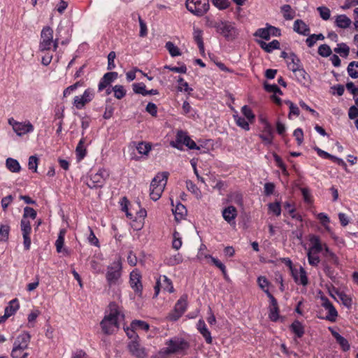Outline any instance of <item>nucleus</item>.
I'll use <instances>...</instances> for the list:
<instances>
[{
  "instance_id": "nucleus-1",
  "label": "nucleus",
  "mask_w": 358,
  "mask_h": 358,
  "mask_svg": "<svg viewBox=\"0 0 358 358\" xmlns=\"http://www.w3.org/2000/svg\"><path fill=\"white\" fill-rule=\"evenodd\" d=\"M124 315L121 313L115 303L109 305L108 310L106 312L100 325L105 334H112L119 329V323L124 320Z\"/></svg>"
},
{
  "instance_id": "nucleus-2",
  "label": "nucleus",
  "mask_w": 358,
  "mask_h": 358,
  "mask_svg": "<svg viewBox=\"0 0 358 358\" xmlns=\"http://www.w3.org/2000/svg\"><path fill=\"white\" fill-rule=\"evenodd\" d=\"M167 347L162 349L165 355L180 354L185 355L189 348V343L183 338L174 336L166 341Z\"/></svg>"
},
{
  "instance_id": "nucleus-3",
  "label": "nucleus",
  "mask_w": 358,
  "mask_h": 358,
  "mask_svg": "<svg viewBox=\"0 0 358 358\" xmlns=\"http://www.w3.org/2000/svg\"><path fill=\"white\" fill-rule=\"evenodd\" d=\"M169 173L163 172L158 173L152 179L150 187V196L153 201H157L162 196L167 182Z\"/></svg>"
},
{
  "instance_id": "nucleus-4",
  "label": "nucleus",
  "mask_w": 358,
  "mask_h": 358,
  "mask_svg": "<svg viewBox=\"0 0 358 358\" xmlns=\"http://www.w3.org/2000/svg\"><path fill=\"white\" fill-rule=\"evenodd\" d=\"M122 264L117 261L107 267L106 279L109 287L117 286L120 283Z\"/></svg>"
},
{
  "instance_id": "nucleus-5",
  "label": "nucleus",
  "mask_w": 358,
  "mask_h": 358,
  "mask_svg": "<svg viewBox=\"0 0 358 358\" xmlns=\"http://www.w3.org/2000/svg\"><path fill=\"white\" fill-rule=\"evenodd\" d=\"M53 46L54 50L58 47V39L53 41V30L50 27H45L41 34L39 49L41 51L49 50Z\"/></svg>"
},
{
  "instance_id": "nucleus-6",
  "label": "nucleus",
  "mask_w": 358,
  "mask_h": 358,
  "mask_svg": "<svg viewBox=\"0 0 358 358\" xmlns=\"http://www.w3.org/2000/svg\"><path fill=\"white\" fill-rule=\"evenodd\" d=\"M109 176L108 172L103 169H99L95 173H91L86 178L85 184L90 189L102 187L106 178Z\"/></svg>"
},
{
  "instance_id": "nucleus-7",
  "label": "nucleus",
  "mask_w": 358,
  "mask_h": 358,
  "mask_svg": "<svg viewBox=\"0 0 358 358\" xmlns=\"http://www.w3.org/2000/svg\"><path fill=\"white\" fill-rule=\"evenodd\" d=\"M170 145L179 150H182V145H185L192 150L199 149L196 143L183 131H178L177 132L176 140L171 141Z\"/></svg>"
},
{
  "instance_id": "nucleus-8",
  "label": "nucleus",
  "mask_w": 358,
  "mask_h": 358,
  "mask_svg": "<svg viewBox=\"0 0 358 358\" xmlns=\"http://www.w3.org/2000/svg\"><path fill=\"white\" fill-rule=\"evenodd\" d=\"M208 0H187V9L196 16L203 15L209 9Z\"/></svg>"
},
{
  "instance_id": "nucleus-9",
  "label": "nucleus",
  "mask_w": 358,
  "mask_h": 358,
  "mask_svg": "<svg viewBox=\"0 0 358 358\" xmlns=\"http://www.w3.org/2000/svg\"><path fill=\"white\" fill-rule=\"evenodd\" d=\"M213 27L227 40H233L237 36V30L231 22L220 21L215 22Z\"/></svg>"
},
{
  "instance_id": "nucleus-10",
  "label": "nucleus",
  "mask_w": 358,
  "mask_h": 358,
  "mask_svg": "<svg viewBox=\"0 0 358 358\" xmlns=\"http://www.w3.org/2000/svg\"><path fill=\"white\" fill-rule=\"evenodd\" d=\"M8 124L12 126L13 131L20 136L34 131V127L29 121L20 122L11 117L8 119Z\"/></svg>"
},
{
  "instance_id": "nucleus-11",
  "label": "nucleus",
  "mask_w": 358,
  "mask_h": 358,
  "mask_svg": "<svg viewBox=\"0 0 358 358\" xmlns=\"http://www.w3.org/2000/svg\"><path fill=\"white\" fill-rule=\"evenodd\" d=\"M261 122L263 124V127L262 134L259 136L265 145H271L274 138L273 129L266 119L262 118Z\"/></svg>"
},
{
  "instance_id": "nucleus-12",
  "label": "nucleus",
  "mask_w": 358,
  "mask_h": 358,
  "mask_svg": "<svg viewBox=\"0 0 358 358\" xmlns=\"http://www.w3.org/2000/svg\"><path fill=\"white\" fill-rule=\"evenodd\" d=\"M94 96V90L89 88L87 89L84 93L80 96H76L73 99V106L77 109H82L84 106L90 102Z\"/></svg>"
},
{
  "instance_id": "nucleus-13",
  "label": "nucleus",
  "mask_w": 358,
  "mask_h": 358,
  "mask_svg": "<svg viewBox=\"0 0 358 358\" xmlns=\"http://www.w3.org/2000/svg\"><path fill=\"white\" fill-rule=\"evenodd\" d=\"M162 288L164 291H167L169 293L174 292V288L172 285L171 280L166 275H160L157 280L155 289V296H157L159 293L160 288Z\"/></svg>"
},
{
  "instance_id": "nucleus-14",
  "label": "nucleus",
  "mask_w": 358,
  "mask_h": 358,
  "mask_svg": "<svg viewBox=\"0 0 358 358\" xmlns=\"http://www.w3.org/2000/svg\"><path fill=\"white\" fill-rule=\"evenodd\" d=\"M20 228L23 236V245L26 250H29L31 246V238L30 234L31 231V227L30 222L28 219H22L20 222Z\"/></svg>"
},
{
  "instance_id": "nucleus-15",
  "label": "nucleus",
  "mask_w": 358,
  "mask_h": 358,
  "mask_svg": "<svg viewBox=\"0 0 358 358\" xmlns=\"http://www.w3.org/2000/svg\"><path fill=\"white\" fill-rule=\"evenodd\" d=\"M322 303V306L327 311V315L324 317L330 322H335L338 317V312L332 303L326 297L321 298Z\"/></svg>"
},
{
  "instance_id": "nucleus-16",
  "label": "nucleus",
  "mask_w": 358,
  "mask_h": 358,
  "mask_svg": "<svg viewBox=\"0 0 358 358\" xmlns=\"http://www.w3.org/2000/svg\"><path fill=\"white\" fill-rule=\"evenodd\" d=\"M128 349L129 352L137 358H145L148 357L145 348L142 347L137 340H134L129 342L128 344Z\"/></svg>"
},
{
  "instance_id": "nucleus-17",
  "label": "nucleus",
  "mask_w": 358,
  "mask_h": 358,
  "mask_svg": "<svg viewBox=\"0 0 358 358\" xmlns=\"http://www.w3.org/2000/svg\"><path fill=\"white\" fill-rule=\"evenodd\" d=\"M187 296H182L176 303L174 313L171 316L173 320H177L185 312L187 308Z\"/></svg>"
},
{
  "instance_id": "nucleus-18",
  "label": "nucleus",
  "mask_w": 358,
  "mask_h": 358,
  "mask_svg": "<svg viewBox=\"0 0 358 358\" xmlns=\"http://www.w3.org/2000/svg\"><path fill=\"white\" fill-rule=\"evenodd\" d=\"M141 275L138 271H133L130 273V285L131 287L138 295H141L143 286L141 282Z\"/></svg>"
},
{
  "instance_id": "nucleus-19",
  "label": "nucleus",
  "mask_w": 358,
  "mask_h": 358,
  "mask_svg": "<svg viewBox=\"0 0 358 358\" xmlns=\"http://www.w3.org/2000/svg\"><path fill=\"white\" fill-rule=\"evenodd\" d=\"M292 275L297 284H301L306 286L308 283L307 273L303 267H300L299 270L293 269L291 268Z\"/></svg>"
},
{
  "instance_id": "nucleus-20",
  "label": "nucleus",
  "mask_w": 358,
  "mask_h": 358,
  "mask_svg": "<svg viewBox=\"0 0 358 358\" xmlns=\"http://www.w3.org/2000/svg\"><path fill=\"white\" fill-rule=\"evenodd\" d=\"M30 338L31 336L29 333L23 332L17 337L13 343V347L24 350L29 345Z\"/></svg>"
},
{
  "instance_id": "nucleus-21",
  "label": "nucleus",
  "mask_w": 358,
  "mask_h": 358,
  "mask_svg": "<svg viewBox=\"0 0 358 358\" xmlns=\"http://www.w3.org/2000/svg\"><path fill=\"white\" fill-rule=\"evenodd\" d=\"M117 73L114 71L105 73L99 83V91H102L109 86L111 83L117 78Z\"/></svg>"
},
{
  "instance_id": "nucleus-22",
  "label": "nucleus",
  "mask_w": 358,
  "mask_h": 358,
  "mask_svg": "<svg viewBox=\"0 0 358 358\" xmlns=\"http://www.w3.org/2000/svg\"><path fill=\"white\" fill-rule=\"evenodd\" d=\"M196 328L199 333L203 336L205 338L206 342L208 344H211L213 341V338L211 336V334L208 329L207 328L204 321L203 320H199L196 324Z\"/></svg>"
},
{
  "instance_id": "nucleus-23",
  "label": "nucleus",
  "mask_w": 358,
  "mask_h": 358,
  "mask_svg": "<svg viewBox=\"0 0 358 358\" xmlns=\"http://www.w3.org/2000/svg\"><path fill=\"white\" fill-rule=\"evenodd\" d=\"M329 330L331 331L332 336L335 338L336 342L340 345L342 350L345 352L350 350V345L344 337L341 336L338 332L334 330L333 328L329 327Z\"/></svg>"
},
{
  "instance_id": "nucleus-24",
  "label": "nucleus",
  "mask_w": 358,
  "mask_h": 358,
  "mask_svg": "<svg viewBox=\"0 0 358 358\" xmlns=\"http://www.w3.org/2000/svg\"><path fill=\"white\" fill-rule=\"evenodd\" d=\"M222 213L224 220L229 224H231L237 216L236 208L233 206H229L224 208Z\"/></svg>"
},
{
  "instance_id": "nucleus-25",
  "label": "nucleus",
  "mask_w": 358,
  "mask_h": 358,
  "mask_svg": "<svg viewBox=\"0 0 358 358\" xmlns=\"http://www.w3.org/2000/svg\"><path fill=\"white\" fill-rule=\"evenodd\" d=\"M311 246L308 251L310 252H320L323 250V245L320 242V239L317 236L313 235L309 239Z\"/></svg>"
},
{
  "instance_id": "nucleus-26",
  "label": "nucleus",
  "mask_w": 358,
  "mask_h": 358,
  "mask_svg": "<svg viewBox=\"0 0 358 358\" xmlns=\"http://www.w3.org/2000/svg\"><path fill=\"white\" fill-rule=\"evenodd\" d=\"M294 30L299 34L308 36L310 32L308 26L301 20H296L294 23Z\"/></svg>"
},
{
  "instance_id": "nucleus-27",
  "label": "nucleus",
  "mask_w": 358,
  "mask_h": 358,
  "mask_svg": "<svg viewBox=\"0 0 358 358\" xmlns=\"http://www.w3.org/2000/svg\"><path fill=\"white\" fill-rule=\"evenodd\" d=\"M258 44L265 52H271L274 50L280 48V43L278 40H273L267 43L263 41H257Z\"/></svg>"
},
{
  "instance_id": "nucleus-28",
  "label": "nucleus",
  "mask_w": 358,
  "mask_h": 358,
  "mask_svg": "<svg viewBox=\"0 0 358 358\" xmlns=\"http://www.w3.org/2000/svg\"><path fill=\"white\" fill-rule=\"evenodd\" d=\"M292 72L294 73L298 82L300 83L306 85L309 83L310 76L306 72L303 68L300 67L295 71Z\"/></svg>"
},
{
  "instance_id": "nucleus-29",
  "label": "nucleus",
  "mask_w": 358,
  "mask_h": 358,
  "mask_svg": "<svg viewBox=\"0 0 358 358\" xmlns=\"http://www.w3.org/2000/svg\"><path fill=\"white\" fill-rule=\"evenodd\" d=\"M287 66L292 71H295L301 66V61L294 53H291L287 60Z\"/></svg>"
},
{
  "instance_id": "nucleus-30",
  "label": "nucleus",
  "mask_w": 358,
  "mask_h": 358,
  "mask_svg": "<svg viewBox=\"0 0 358 358\" xmlns=\"http://www.w3.org/2000/svg\"><path fill=\"white\" fill-rule=\"evenodd\" d=\"M351 23V20L345 15H338L336 17V25L341 29L348 28L350 26Z\"/></svg>"
},
{
  "instance_id": "nucleus-31",
  "label": "nucleus",
  "mask_w": 358,
  "mask_h": 358,
  "mask_svg": "<svg viewBox=\"0 0 358 358\" xmlns=\"http://www.w3.org/2000/svg\"><path fill=\"white\" fill-rule=\"evenodd\" d=\"M6 168L13 173H18L21 169L19 162L13 158H8L6 161Z\"/></svg>"
},
{
  "instance_id": "nucleus-32",
  "label": "nucleus",
  "mask_w": 358,
  "mask_h": 358,
  "mask_svg": "<svg viewBox=\"0 0 358 358\" xmlns=\"http://www.w3.org/2000/svg\"><path fill=\"white\" fill-rule=\"evenodd\" d=\"M290 329L298 338H301L304 334V327L298 320H295L290 326Z\"/></svg>"
},
{
  "instance_id": "nucleus-33",
  "label": "nucleus",
  "mask_w": 358,
  "mask_h": 358,
  "mask_svg": "<svg viewBox=\"0 0 358 358\" xmlns=\"http://www.w3.org/2000/svg\"><path fill=\"white\" fill-rule=\"evenodd\" d=\"M66 234V230L65 229H61L57 237V239L55 241V247L57 252H62V248L64 243V237Z\"/></svg>"
},
{
  "instance_id": "nucleus-34",
  "label": "nucleus",
  "mask_w": 358,
  "mask_h": 358,
  "mask_svg": "<svg viewBox=\"0 0 358 358\" xmlns=\"http://www.w3.org/2000/svg\"><path fill=\"white\" fill-rule=\"evenodd\" d=\"M281 12L282 13L283 17L287 20H291L294 17L295 12L292 8L290 5L285 4L281 6L280 8Z\"/></svg>"
},
{
  "instance_id": "nucleus-35",
  "label": "nucleus",
  "mask_w": 358,
  "mask_h": 358,
  "mask_svg": "<svg viewBox=\"0 0 358 358\" xmlns=\"http://www.w3.org/2000/svg\"><path fill=\"white\" fill-rule=\"evenodd\" d=\"M19 303L17 299H13L10 301L8 306L5 308L4 313L8 314V316L14 315V313L18 310Z\"/></svg>"
},
{
  "instance_id": "nucleus-36",
  "label": "nucleus",
  "mask_w": 358,
  "mask_h": 358,
  "mask_svg": "<svg viewBox=\"0 0 358 358\" xmlns=\"http://www.w3.org/2000/svg\"><path fill=\"white\" fill-rule=\"evenodd\" d=\"M85 141V138H82L76 147V152L78 160L83 159L86 155V149L84 145Z\"/></svg>"
},
{
  "instance_id": "nucleus-37",
  "label": "nucleus",
  "mask_w": 358,
  "mask_h": 358,
  "mask_svg": "<svg viewBox=\"0 0 358 358\" xmlns=\"http://www.w3.org/2000/svg\"><path fill=\"white\" fill-rule=\"evenodd\" d=\"M347 71L350 77L353 79L358 78V62H351L349 63Z\"/></svg>"
},
{
  "instance_id": "nucleus-38",
  "label": "nucleus",
  "mask_w": 358,
  "mask_h": 358,
  "mask_svg": "<svg viewBox=\"0 0 358 358\" xmlns=\"http://www.w3.org/2000/svg\"><path fill=\"white\" fill-rule=\"evenodd\" d=\"M176 220L182 219L187 213L186 208L182 203H178L174 209L172 210Z\"/></svg>"
},
{
  "instance_id": "nucleus-39",
  "label": "nucleus",
  "mask_w": 358,
  "mask_h": 358,
  "mask_svg": "<svg viewBox=\"0 0 358 358\" xmlns=\"http://www.w3.org/2000/svg\"><path fill=\"white\" fill-rule=\"evenodd\" d=\"M334 50L343 57H347L350 53V48L344 43H338Z\"/></svg>"
},
{
  "instance_id": "nucleus-40",
  "label": "nucleus",
  "mask_w": 358,
  "mask_h": 358,
  "mask_svg": "<svg viewBox=\"0 0 358 358\" xmlns=\"http://www.w3.org/2000/svg\"><path fill=\"white\" fill-rule=\"evenodd\" d=\"M227 200L229 202H232L238 206L243 205L242 194L237 192H231V193L229 194L227 196Z\"/></svg>"
},
{
  "instance_id": "nucleus-41",
  "label": "nucleus",
  "mask_w": 358,
  "mask_h": 358,
  "mask_svg": "<svg viewBox=\"0 0 358 358\" xmlns=\"http://www.w3.org/2000/svg\"><path fill=\"white\" fill-rule=\"evenodd\" d=\"M194 39L201 52H204V45L202 39V31L199 29H194Z\"/></svg>"
},
{
  "instance_id": "nucleus-42",
  "label": "nucleus",
  "mask_w": 358,
  "mask_h": 358,
  "mask_svg": "<svg viewBox=\"0 0 358 358\" xmlns=\"http://www.w3.org/2000/svg\"><path fill=\"white\" fill-rule=\"evenodd\" d=\"M165 47L172 57H176L181 55L179 48L171 41L167 42Z\"/></svg>"
},
{
  "instance_id": "nucleus-43",
  "label": "nucleus",
  "mask_w": 358,
  "mask_h": 358,
  "mask_svg": "<svg viewBox=\"0 0 358 358\" xmlns=\"http://www.w3.org/2000/svg\"><path fill=\"white\" fill-rule=\"evenodd\" d=\"M317 254V252H310V251H308L307 252L308 263L313 266H317L320 262Z\"/></svg>"
},
{
  "instance_id": "nucleus-44",
  "label": "nucleus",
  "mask_w": 358,
  "mask_h": 358,
  "mask_svg": "<svg viewBox=\"0 0 358 358\" xmlns=\"http://www.w3.org/2000/svg\"><path fill=\"white\" fill-rule=\"evenodd\" d=\"M131 327L136 330L142 329L144 331H148L150 328V326L147 322L141 320H134L131 323Z\"/></svg>"
},
{
  "instance_id": "nucleus-45",
  "label": "nucleus",
  "mask_w": 358,
  "mask_h": 358,
  "mask_svg": "<svg viewBox=\"0 0 358 358\" xmlns=\"http://www.w3.org/2000/svg\"><path fill=\"white\" fill-rule=\"evenodd\" d=\"M254 36H257V37H260V38H263L264 40H266V41L269 40L270 38H271L267 26L265 28H259V29H258L255 32Z\"/></svg>"
},
{
  "instance_id": "nucleus-46",
  "label": "nucleus",
  "mask_w": 358,
  "mask_h": 358,
  "mask_svg": "<svg viewBox=\"0 0 358 358\" xmlns=\"http://www.w3.org/2000/svg\"><path fill=\"white\" fill-rule=\"evenodd\" d=\"M234 120L238 126L241 127L245 131H248L250 129V126L248 122L245 119V117H239L238 115H234Z\"/></svg>"
},
{
  "instance_id": "nucleus-47",
  "label": "nucleus",
  "mask_w": 358,
  "mask_h": 358,
  "mask_svg": "<svg viewBox=\"0 0 358 358\" xmlns=\"http://www.w3.org/2000/svg\"><path fill=\"white\" fill-rule=\"evenodd\" d=\"M113 91L114 92L115 97L117 99H122L126 94V91L122 85H117L114 86L113 87Z\"/></svg>"
},
{
  "instance_id": "nucleus-48",
  "label": "nucleus",
  "mask_w": 358,
  "mask_h": 358,
  "mask_svg": "<svg viewBox=\"0 0 358 358\" xmlns=\"http://www.w3.org/2000/svg\"><path fill=\"white\" fill-rule=\"evenodd\" d=\"M132 88L136 94L146 96L145 92H147V90H145V85L143 83H134Z\"/></svg>"
},
{
  "instance_id": "nucleus-49",
  "label": "nucleus",
  "mask_w": 358,
  "mask_h": 358,
  "mask_svg": "<svg viewBox=\"0 0 358 358\" xmlns=\"http://www.w3.org/2000/svg\"><path fill=\"white\" fill-rule=\"evenodd\" d=\"M324 255L329 259V261L332 262L334 264H338V259L337 256L332 252L327 245H324Z\"/></svg>"
},
{
  "instance_id": "nucleus-50",
  "label": "nucleus",
  "mask_w": 358,
  "mask_h": 358,
  "mask_svg": "<svg viewBox=\"0 0 358 358\" xmlns=\"http://www.w3.org/2000/svg\"><path fill=\"white\" fill-rule=\"evenodd\" d=\"M331 53L332 51L331 48L327 44L321 45L318 48V54L322 57H327L330 56Z\"/></svg>"
},
{
  "instance_id": "nucleus-51",
  "label": "nucleus",
  "mask_w": 358,
  "mask_h": 358,
  "mask_svg": "<svg viewBox=\"0 0 358 358\" xmlns=\"http://www.w3.org/2000/svg\"><path fill=\"white\" fill-rule=\"evenodd\" d=\"M10 227L8 225H1L0 241L6 242L8 239Z\"/></svg>"
},
{
  "instance_id": "nucleus-52",
  "label": "nucleus",
  "mask_w": 358,
  "mask_h": 358,
  "mask_svg": "<svg viewBox=\"0 0 358 358\" xmlns=\"http://www.w3.org/2000/svg\"><path fill=\"white\" fill-rule=\"evenodd\" d=\"M129 204V200L127 199V197H123L120 201V205L122 206V210L126 213V215L128 218L132 219L133 215L132 214L129 212L128 206Z\"/></svg>"
},
{
  "instance_id": "nucleus-53",
  "label": "nucleus",
  "mask_w": 358,
  "mask_h": 358,
  "mask_svg": "<svg viewBox=\"0 0 358 358\" xmlns=\"http://www.w3.org/2000/svg\"><path fill=\"white\" fill-rule=\"evenodd\" d=\"M36 211L31 207H25L24 208V214L22 219H27L28 217L34 220L36 217Z\"/></svg>"
},
{
  "instance_id": "nucleus-54",
  "label": "nucleus",
  "mask_w": 358,
  "mask_h": 358,
  "mask_svg": "<svg viewBox=\"0 0 358 358\" xmlns=\"http://www.w3.org/2000/svg\"><path fill=\"white\" fill-rule=\"evenodd\" d=\"M136 149L140 154L147 155L151 150V145L149 143L141 142L138 144Z\"/></svg>"
},
{
  "instance_id": "nucleus-55",
  "label": "nucleus",
  "mask_w": 358,
  "mask_h": 358,
  "mask_svg": "<svg viewBox=\"0 0 358 358\" xmlns=\"http://www.w3.org/2000/svg\"><path fill=\"white\" fill-rule=\"evenodd\" d=\"M173 239L172 246L174 249L178 250L182 246V241H181V238L180 236V234L178 231H174V233L173 234Z\"/></svg>"
},
{
  "instance_id": "nucleus-56",
  "label": "nucleus",
  "mask_w": 358,
  "mask_h": 358,
  "mask_svg": "<svg viewBox=\"0 0 358 358\" xmlns=\"http://www.w3.org/2000/svg\"><path fill=\"white\" fill-rule=\"evenodd\" d=\"M241 112L243 115L248 119L249 122H252L255 119V115L252 110L248 106H243L241 108Z\"/></svg>"
},
{
  "instance_id": "nucleus-57",
  "label": "nucleus",
  "mask_w": 358,
  "mask_h": 358,
  "mask_svg": "<svg viewBox=\"0 0 358 358\" xmlns=\"http://www.w3.org/2000/svg\"><path fill=\"white\" fill-rule=\"evenodd\" d=\"M178 82L179 83V86L178 87L179 91L184 90L185 92L190 94V92L192 91V89L189 87L188 83L185 82L182 78L180 77L178 80Z\"/></svg>"
},
{
  "instance_id": "nucleus-58",
  "label": "nucleus",
  "mask_w": 358,
  "mask_h": 358,
  "mask_svg": "<svg viewBox=\"0 0 358 358\" xmlns=\"http://www.w3.org/2000/svg\"><path fill=\"white\" fill-rule=\"evenodd\" d=\"M317 9L320 13L321 18H322L324 20H327L330 18V10L327 7L320 6Z\"/></svg>"
},
{
  "instance_id": "nucleus-59",
  "label": "nucleus",
  "mask_w": 358,
  "mask_h": 358,
  "mask_svg": "<svg viewBox=\"0 0 358 358\" xmlns=\"http://www.w3.org/2000/svg\"><path fill=\"white\" fill-rule=\"evenodd\" d=\"M285 103L288 105L289 108V117H291L292 115L299 116V108L294 105L292 101L287 100L285 101Z\"/></svg>"
},
{
  "instance_id": "nucleus-60",
  "label": "nucleus",
  "mask_w": 358,
  "mask_h": 358,
  "mask_svg": "<svg viewBox=\"0 0 358 358\" xmlns=\"http://www.w3.org/2000/svg\"><path fill=\"white\" fill-rule=\"evenodd\" d=\"M38 159L36 156H31L29 158L28 166L30 170L34 172L37 171Z\"/></svg>"
},
{
  "instance_id": "nucleus-61",
  "label": "nucleus",
  "mask_w": 358,
  "mask_h": 358,
  "mask_svg": "<svg viewBox=\"0 0 358 358\" xmlns=\"http://www.w3.org/2000/svg\"><path fill=\"white\" fill-rule=\"evenodd\" d=\"M213 5L220 10H223L229 7V2L228 0H211Z\"/></svg>"
},
{
  "instance_id": "nucleus-62",
  "label": "nucleus",
  "mask_w": 358,
  "mask_h": 358,
  "mask_svg": "<svg viewBox=\"0 0 358 358\" xmlns=\"http://www.w3.org/2000/svg\"><path fill=\"white\" fill-rule=\"evenodd\" d=\"M279 308L278 306L276 307H269V318L273 321L275 322L278 320L279 317Z\"/></svg>"
},
{
  "instance_id": "nucleus-63",
  "label": "nucleus",
  "mask_w": 358,
  "mask_h": 358,
  "mask_svg": "<svg viewBox=\"0 0 358 358\" xmlns=\"http://www.w3.org/2000/svg\"><path fill=\"white\" fill-rule=\"evenodd\" d=\"M269 210L277 216H279L281 213V208L279 203H272L268 205Z\"/></svg>"
},
{
  "instance_id": "nucleus-64",
  "label": "nucleus",
  "mask_w": 358,
  "mask_h": 358,
  "mask_svg": "<svg viewBox=\"0 0 358 358\" xmlns=\"http://www.w3.org/2000/svg\"><path fill=\"white\" fill-rule=\"evenodd\" d=\"M274 159L276 162L277 166L282 170L284 174H287V171L286 169V166L283 163L282 159L276 154L273 155Z\"/></svg>"
}]
</instances>
